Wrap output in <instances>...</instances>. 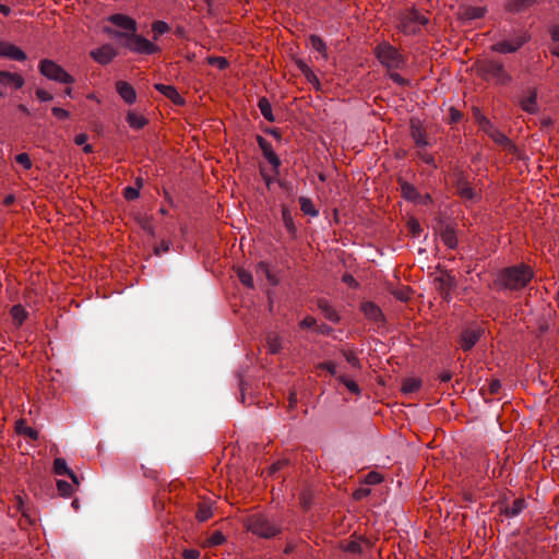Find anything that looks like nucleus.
<instances>
[{"mask_svg":"<svg viewBox=\"0 0 559 559\" xmlns=\"http://www.w3.org/2000/svg\"><path fill=\"white\" fill-rule=\"evenodd\" d=\"M57 488L61 496L70 497L73 493V486L66 480H58Z\"/></svg>","mask_w":559,"mask_h":559,"instance_id":"45","label":"nucleus"},{"mask_svg":"<svg viewBox=\"0 0 559 559\" xmlns=\"http://www.w3.org/2000/svg\"><path fill=\"white\" fill-rule=\"evenodd\" d=\"M421 386V381L416 378H407L402 382L401 391L404 394L417 392Z\"/></svg>","mask_w":559,"mask_h":559,"instance_id":"35","label":"nucleus"},{"mask_svg":"<svg viewBox=\"0 0 559 559\" xmlns=\"http://www.w3.org/2000/svg\"><path fill=\"white\" fill-rule=\"evenodd\" d=\"M282 218L284 222V225L287 229V231L293 236L296 237L297 234V227L294 223L292 213L287 206H282Z\"/></svg>","mask_w":559,"mask_h":559,"instance_id":"32","label":"nucleus"},{"mask_svg":"<svg viewBox=\"0 0 559 559\" xmlns=\"http://www.w3.org/2000/svg\"><path fill=\"white\" fill-rule=\"evenodd\" d=\"M154 87L160 92L165 97L170 99L175 105H183L186 102L183 97L180 96L177 88L173 85H165L162 83H157L154 85Z\"/></svg>","mask_w":559,"mask_h":559,"instance_id":"20","label":"nucleus"},{"mask_svg":"<svg viewBox=\"0 0 559 559\" xmlns=\"http://www.w3.org/2000/svg\"><path fill=\"white\" fill-rule=\"evenodd\" d=\"M409 129H411V136L418 147H424V146L428 145V142L426 140V130L421 126V122L419 119L412 118L409 120Z\"/></svg>","mask_w":559,"mask_h":559,"instance_id":"14","label":"nucleus"},{"mask_svg":"<svg viewBox=\"0 0 559 559\" xmlns=\"http://www.w3.org/2000/svg\"><path fill=\"white\" fill-rule=\"evenodd\" d=\"M53 473L57 475H68L74 485L79 486V479L75 473L70 469L67 465V462L62 457H57L53 461Z\"/></svg>","mask_w":559,"mask_h":559,"instance_id":"22","label":"nucleus"},{"mask_svg":"<svg viewBox=\"0 0 559 559\" xmlns=\"http://www.w3.org/2000/svg\"><path fill=\"white\" fill-rule=\"evenodd\" d=\"M295 63L297 68L301 71V73L305 75L307 81L311 83L317 90H320V81L318 76L314 74V72L310 69V67L301 59H297Z\"/></svg>","mask_w":559,"mask_h":559,"instance_id":"26","label":"nucleus"},{"mask_svg":"<svg viewBox=\"0 0 559 559\" xmlns=\"http://www.w3.org/2000/svg\"><path fill=\"white\" fill-rule=\"evenodd\" d=\"M39 72L49 80L72 84L74 78L70 75L61 66L49 59H44L39 63Z\"/></svg>","mask_w":559,"mask_h":559,"instance_id":"5","label":"nucleus"},{"mask_svg":"<svg viewBox=\"0 0 559 559\" xmlns=\"http://www.w3.org/2000/svg\"><path fill=\"white\" fill-rule=\"evenodd\" d=\"M170 242L163 240L159 246L154 247V253L156 255H160L163 252L169 251Z\"/></svg>","mask_w":559,"mask_h":559,"instance_id":"59","label":"nucleus"},{"mask_svg":"<svg viewBox=\"0 0 559 559\" xmlns=\"http://www.w3.org/2000/svg\"><path fill=\"white\" fill-rule=\"evenodd\" d=\"M237 276H238L239 281L241 282V284H243L245 286H247L249 288H253V277L250 272H248L245 269L239 267V269H237Z\"/></svg>","mask_w":559,"mask_h":559,"instance_id":"43","label":"nucleus"},{"mask_svg":"<svg viewBox=\"0 0 559 559\" xmlns=\"http://www.w3.org/2000/svg\"><path fill=\"white\" fill-rule=\"evenodd\" d=\"M104 32L112 38H124L126 41H128V35H130V32H121L107 26L104 27Z\"/></svg>","mask_w":559,"mask_h":559,"instance_id":"50","label":"nucleus"},{"mask_svg":"<svg viewBox=\"0 0 559 559\" xmlns=\"http://www.w3.org/2000/svg\"><path fill=\"white\" fill-rule=\"evenodd\" d=\"M213 515L212 508L205 502L198 504L195 518L199 522H205Z\"/></svg>","mask_w":559,"mask_h":559,"instance_id":"38","label":"nucleus"},{"mask_svg":"<svg viewBox=\"0 0 559 559\" xmlns=\"http://www.w3.org/2000/svg\"><path fill=\"white\" fill-rule=\"evenodd\" d=\"M124 47L130 51L139 55H153L159 51V47L145 37L138 35L136 32L128 35V41H124Z\"/></svg>","mask_w":559,"mask_h":559,"instance_id":"7","label":"nucleus"},{"mask_svg":"<svg viewBox=\"0 0 559 559\" xmlns=\"http://www.w3.org/2000/svg\"><path fill=\"white\" fill-rule=\"evenodd\" d=\"M90 56L99 64L106 66L110 63L117 56L118 51L110 45L105 44L90 52Z\"/></svg>","mask_w":559,"mask_h":559,"instance_id":"11","label":"nucleus"},{"mask_svg":"<svg viewBox=\"0 0 559 559\" xmlns=\"http://www.w3.org/2000/svg\"><path fill=\"white\" fill-rule=\"evenodd\" d=\"M483 331L480 329L467 328L461 333L459 343L464 352L471 350L474 345L479 341Z\"/></svg>","mask_w":559,"mask_h":559,"instance_id":"12","label":"nucleus"},{"mask_svg":"<svg viewBox=\"0 0 559 559\" xmlns=\"http://www.w3.org/2000/svg\"><path fill=\"white\" fill-rule=\"evenodd\" d=\"M427 23L428 19L415 8L400 13L399 28L404 34H415L418 31L417 25H426Z\"/></svg>","mask_w":559,"mask_h":559,"instance_id":"6","label":"nucleus"},{"mask_svg":"<svg viewBox=\"0 0 559 559\" xmlns=\"http://www.w3.org/2000/svg\"><path fill=\"white\" fill-rule=\"evenodd\" d=\"M388 75L390 76V79L395 82L396 84L401 85V86H406V85H409V81L404 79L401 74H399L397 72H395V70H391V71H388Z\"/></svg>","mask_w":559,"mask_h":559,"instance_id":"52","label":"nucleus"},{"mask_svg":"<svg viewBox=\"0 0 559 559\" xmlns=\"http://www.w3.org/2000/svg\"><path fill=\"white\" fill-rule=\"evenodd\" d=\"M480 128L488 133V135L498 144H509L510 140L498 129H496L491 122L484 116L478 119Z\"/></svg>","mask_w":559,"mask_h":559,"instance_id":"13","label":"nucleus"},{"mask_svg":"<svg viewBox=\"0 0 559 559\" xmlns=\"http://www.w3.org/2000/svg\"><path fill=\"white\" fill-rule=\"evenodd\" d=\"M51 111L53 116L60 120H66L70 117L69 111L60 107H52Z\"/></svg>","mask_w":559,"mask_h":559,"instance_id":"56","label":"nucleus"},{"mask_svg":"<svg viewBox=\"0 0 559 559\" xmlns=\"http://www.w3.org/2000/svg\"><path fill=\"white\" fill-rule=\"evenodd\" d=\"M538 0H510L506 3L504 9L511 13H520L535 5Z\"/></svg>","mask_w":559,"mask_h":559,"instance_id":"24","label":"nucleus"},{"mask_svg":"<svg viewBox=\"0 0 559 559\" xmlns=\"http://www.w3.org/2000/svg\"><path fill=\"white\" fill-rule=\"evenodd\" d=\"M318 307L319 309L323 312L324 317L332 321V322H338L340 321V316L338 313L336 312L335 309H333L330 304L328 302V300L325 299H320L318 301Z\"/></svg>","mask_w":559,"mask_h":559,"instance_id":"29","label":"nucleus"},{"mask_svg":"<svg viewBox=\"0 0 559 559\" xmlns=\"http://www.w3.org/2000/svg\"><path fill=\"white\" fill-rule=\"evenodd\" d=\"M15 431L19 435L28 437L32 440H37L39 438V433L36 429L27 426L25 419H20L15 423Z\"/></svg>","mask_w":559,"mask_h":559,"instance_id":"28","label":"nucleus"},{"mask_svg":"<svg viewBox=\"0 0 559 559\" xmlns=\"http://www.w3.org/2000/svg\"><path fill=\"white\" fill-rule=\"evenodd\" d=\"M440 238L442 242L450 249H454L457 246V238L454 228L451 225L444 226L440 230Z\"/></svg>","mask_w":559,"mask_h":559,"instance_id":"27","label":"nucleus"},{"mask_svg":"<svg viewBox=\"0 0 559 559\" xmlns=\"http://www.w3.org/2000/svg\"><path fill=\"white\" fill-rule=\"evenodd\" d=\"M225 542H226V537L219 531H215L207 538V545L209 546H218V545L224 544Z\"/></svg>","mask_w":559,"mask_h":559,"instance_id":"48","label":"nucleus"},{"mask_svg":"<svg viewBox=\"0 0 559 559\" xmlns=\"http://www.w3.org/2000/svg\"><path fill=\"white\" fill-rule=\"evenodd\" d=\"M169 26L164 21H156L152 24L153 38L156 40L160 35L167 33Z\"/></svg>","mask_w":559,"mask_h":559,"instance_id":"42","label":"nucleus"},{"mask_svg":"<svg viewBox=\"0 0 559 559\" xmlns=\"http://www.w3.org/2000/svg\"><path fill=\"white\" fill-rule=\"evenodd\" d=\"M36 96L40 102H49L52 99V95L45 90H36Z\"/></svg>","mask_w":559,"mask_h":559,"instance_id":"60","label":"nucleus"},{"mask_svg":"<svg viewBox=\"0 0 559 559\" xmlns=\"http://www.w3.org/2000/svg\"><path fill=\"white\" fill-rule=\"evenodd\" d=\"M299 203H300V210L306 214V215H310V216H316L318 215V211L316 210L312 201L306 197H300L299 198Z\"/></svg>","mask_w":559,"mask_h":559,"instance_id":"40","label":"nucleus"},{"mask_svg":"<svg viewBox=\"0 0 559 559\" xmlns=\"http://www.w3.org/2000/svg\"><path fill=\"white\" fill-rule=\"evenodd\" d=\"M14 507H15L16 511H19V512H21L24 509H26L24 499H23V497L21 495H16L14 497Z\"/></svg>","mask_w":559,"mask_h":559,"instance_id":"63","label":"nucleus"},{"mask_svg":"<svg viewBox=\"0 0 559 559\" xmlns=\"http://www.w3.org/2000/svg\"><path fill=\"white\" fill-rule=\"evenodd\" d=\"M182 557L185 559H198L200 557V551L198 549H185L182 551Z\"/></svg>","mask_w":559,"mask_h":559,"instance_id":"61","label":"nucleus"},{"mask_svg":"<svg viewBox=\"0 0 559 559\" xmlns=\"http://www.w3.org/2000/svg\"><path fill=\"white\" fill-rule=\"evenodd\" d=\"M107 20L110 23H112L114 25H116L117 27L124 29L126 32L133 33V32L138 31V25H136L135 20H133L132 17H130L128 15H124L121 13H116V14H111L110 16H108Z\"/></svg>","mask_w":559,"mask_h":559,"instance_id":"15","label":"nucleus"},{"mask_svg":"<svg viewBox=\"0 0 559 559\" xmlns=\"http://www.w3.org/2000/svg\"><path fill=\"white\" fill-rule=\"evenodd\" d=\"M361 311L365 317L373 322L380 323L384 321L383 313L381 309L371 301L362 302L360 306Z\"/></svg>","mask_w":559,"mask_h":559,"instance_id":"19","label":"nucleus"},{"mask_svg":"<svg viewBox=\"0 0 559 559\" xmlns=\"http://www.w3.org/2000/svg\"><path fill=\"white\" fill-rule=\"evenodd\" d=\"M400 186H401L402 195L406 200L416 201L420 197L417 189L413 185L408 183L407 181H400Z\"/></svg>","mask_w":559,"mask_h":559,"instance_id":"33","label":"nucleus"},{"mask_svg":"<svg viewBox=\"0 0 559 559\" xmlns=\"http://www.w3.org/2000/svg\"><path fill=\"white\" fill-rule=\"evenodd\" d=\"M317 325V320L313 317H306L304 320L299 322V326L301 329H311Z\"/></svg>","mask_w":559,"mask_h":559,"instance_id":"57","label":"nucleus"},{"mask_svg":"<svg viewBox=\"0 0 559 559\" xmlns=\"http://www.w3.org/2000/svg\"><path fill=\"white\" fill-rule=\"evenodd\" d=\"M311 47L317 50L318 52L322 53L324 57H326V46L325 43L322 40V38L318 35H311L309 37Z\"/></svg>","mask_w":559,"mask_h":559,"instance_id":"41","label":"nucleus"},{"mask_svg":"<svg viewBox=\"0 0 559 559\" xmlns=\"http://www.w3.org/2000/svg\"><path fill=\"white\" fill-rule=\"evenodd\" d=\"M258 107L262 114V116L270 122L275 121V117L272 111L271 103L266 97H261L258 102Z\"/></svg>","mask_w":559,"mask_h":559,"instance_id":"34","label":"nucleus"},{"mask_svg":"<svg viewBox=\"0 0 559 559\" xmlns=\"http://www.w3.org/2000/svg\"><path fill=\"white\" fill-rule=\"evenodd\" d=\"M337 379L341 383H343L348 389L349 392H352L354 394L360 393L359 386L354 380H350V379L346 378L345 376H340Z\"/></svg>","mask_w":559,"mask_h":559,"instance_id":"46","label":"nucleus"},{"mask_svg":"<svg viewBox=\"0 0 559 559\" xmlns=\"http://www.w3.org/2000/svg\"><path fill=\"white\" fill-rule=\"evenodd\" d=\"M266 346L271 354H277L282 349V340L276 333H269L266 336Z\"/></svg>","mask_w":559,"mask_h":559,"instance_id":"36","label":"nucleus"},{"mask_svg":"<svg viewBox=\"0 0 559 559\" xmlns=\"http://www.w3.org/2000/svg\"><path fill=\"white\" fill-rule=\"evenodd\" d=\"M520 106L527 114H536L538 111L537 91L531 90L527 97L521 98Z\"/></svg>","mask_w":559,"mask_h":559,"instance_id":"23","label":"nucleus"},{"mask_svg":"<svg viewBox=\"0 0 559 559\" xmlns=\"http://www.w3.org/2000/svg\"><path fill=\"white\" fill-rule=\"evenodd\" d=\"M116 91L127 104H133L136 100L134 87L126 81H118L116 83Z\"/></svg>","mask_w":559,"mask_h":559,"instance_id":"18","label":"nucleus"},{"mask_svg":"<svg viewBox=\"0 0 559 559\" xmlns=\"http://www.w3.org/2000/svg\"><path fill=\"white\" fill-rule=\"evenodd\" d=\"M0 56L9 58L11 60L24 61L26 60V53L17 46L0 40Z\"/></svg>","mask_w":559,"mask_h":559,"instance_id":"16","label":"nucleus"},{"mask_svg":"<svg viewBox=\"0 0 559 559\" xmlns=\"http://www.w3.org/2000/svg\"><path fill=\"white\" fill-rule=\"evenodd\" d=\"M140 195V192H139V189L135 188V187H127L124 188V191H123V197L128 200V201H132V200H135L138 199Z\"/></svg>","mask_w":559,"mask_h":559,"instance_id":"55","label":"nucleus"},{"mask_svg":"<svg viewBox=\"0 0 559 559\" xmlns=\"http://www.w3.org/2000/svg\"><path fill=\"white\" fill-rule=\"evenodd\" d=\"M255 139L260 150L262 151L263 156L272 165L274 171L277 174L281 166V159L274 152L271 143L262 135H257Z\"/></svg>","mask_w":559,"mask_h":559,"instance_id":"10","label":"nucleus"},{"mask_svg":"<svg viewBox=\"0 0 559 559\" xmlns=\"http://www.w3.org/2000/svg\"><path fill=\"white\" fill-rule=\"evenodd\" d=\"M24 78L19 73L0 70V84L20 90L24 85Z\"/></svg>","mask_w":559,"mask_h":559,"instance_id":"17","label":"nucleus"},{"mask_svg":"<svg viewBox=\"0 0 559 559\" xmlns=\"http://www.w3.org/2000/svg\"><path fill=\"white\" fill-rule=\"evenodd\" d=\"M409 289H403V290H399V292H395L394 295L397 299L402 300V301H407L409 299Z\"/></svg>","mask_w":559,"mask_h":559,"instance_id":"64","label":"nucleus"},{"mask_svg":"<svg viewBox=\"0 0 559 559\" xmlns=\"http://www.w3.org/2000/svg\"><path fill=\"white\" fill-rule=\"evenodd\" d=\"M317 367L329 371L331 374L336 373V365L333 361L320 362Z\"/></svg>","mask_w":559,"mask_h":559,"instance_id":"58","label":"nucleus"},{"mask_svg":"<svg viewBox=\"0 0 559 559\" xmlns=\"http://www.w3.org/2000/svg\"><path fill=\"white\" fill-rule=\"evenodd\" d=\"M435 281L437 283V289L441 298L445 301H450L451 290L456 286L455 278L444 271L441 272L440 276H438Z\"/></svg>","mask_w":559,"mask_h":559,"instance_id":"9","label":"nucleus"},{"mask_svg":"<svg viewBox=\"0 0 559 559\" xmlns=\"http://www.w3.org/2000/svg\"><path fill=\"white\" fill-rule=\"evenodd\" d=\"M525 508V500L523 498H516L512 506L504 510L507 516H515L523 511Z\"/></svg>","mask_w":559,"mask_h":559,"instance_id":"39","label":"nucleus"},{"mask_svg":"<svg viewBox=\"0 0 559 559\" xmlns=\"http://www.w3.org/2000/svg\"><path fill=\"white\" fill-rule=\"evenodd\" d=\"M533 277L534 272L530 265L524 263L511 265L499 270L489 287L512 292L520 290L526 287Z\"/></svg>","mask_w":559,"mask_h":559,"instance_id":"1","label":"nucleus"},{"mask_svg":"<svg viewBox=\"0 0 559 559\" xmlns=\"http://www.w3.org/2000/svg\"><path fill=\"white\" fill-rule=\"evenodd\" d=\"M346 361L354 368L361 369V364L356 354L353 350H342Z\"/></svg>","mask_w":559,"mask_h":559,"instance_id":"47","label":"nucleus"},{"mask_svg":"<svg viewBox=\"0 0 559 559\" xmlns=\"http://www.w3.org/2000/svg\"><path fill=\"white\" fill-rule=\"evenodd\" d=\"M455 188L459 197L464 200H474L477 197L476 191L463 176H459L455 182Z\"/></svg>","mask_w":559,"mask_h":559,"instance_id":"21","label":"nucleus"},{"mask_svg":"<svg viewBox=\"0 0 559 559\" xmlns=\"http://www.w3.org/2000/svg\"><path fill=\"white\" fill-rule=\"evenodd\" d=\"M127 122L131 128L139 130L144 128L148 123V120L142 115H139L134 111H129L127 114Z\"/></svg>","mask_w":559,"mask_h":559,"instance_id":"31","label":"nucleus"},{"mask_svg":"<svg viewBox=\"0 0 559 559\" xmlns=\"http://www.w3.org/2000/svg\"><path fill=\"white\" fill-rule=\"evenodd\" d=\"M485 13H486L485 8L472 7V5L462 7L459 12L460 17L463 20H467V21L480 19L485 15Z\"/></svg>","mask_w":559,"mask_h":559,"instance_id":"25","label":"nucleus"},{"mask_svg":"<svg viewBox=\"0 0 559 559\" xmlns=\"http://www.w3.org/2000/svg\"><path fill=\"white\" fill-rule=\"evenodd\" d=\"M247 530L263 538L276 536L281 528L263 514H253L246 522Z\"/></svg>","mask_w":559,"mask_h":559,"instance_id":"4","label":"nucleus"},{"mask_svg":"<svg viewBox=\"0 0 559 559\" xmlns=\"http://www.w3.org/2000/svg\"><path fill=\"white\" fill-rule=\"evenodd\" d=\"M528 36L522 34L512 40H503L491 46V50L500 53H511L518 51L527 40Z\"/></svg>","mask_w":559,"mask_h":559,"instance_id":"8","label":"nucleus"},{"mask_svg":"<svg viewBox=\"0 0 559 559\" xmlns=\"http://www.w3.org/2000/svg\"><path fill=\"white\" fill-rule=\"evenodd\" d=\"M407 227L409 229V233L415 237L418 236L421 231L420 224L416 218H411L407 222Z\"/></svg>","mask_w":559,"mask_h":559,"instance_id":"54","label":"nucleus"},{"mask_svg":"<svg viewBox=\"0 0 559 559\" xmlns=\"http://www.w3.org/2000/svg\"><path fill=\"white\" fill-rule=\"evenodd\" d=\"M342 281L344 283H346L347 285H349L350 287L353 288H357L359 285H358V282L353 277V275L348 274V273H345L343 276H342Z\"/></svg>","mask_w":559,"mask_h":559,"instance_id":"62","label":"nucleus"},{"mask_svg":"<svg viewBox=\"0 0 559 559\" xmlns=\"http://www.w3.org/2000/svg\"><path fill=\"white\" fill-rule=\"evenodd\" d=\"M374 56L386 71L403 69L406 64L405 57L399 49L388 41H382L374 47Z\"/></svg>","mask_w":559,"mask_h":559,"instance_id":"2","label":"nucleus"},{"mask_svg":"<svg viewBox=\"0 0 559 559\" xmlns=\"http://www.w3.org/2000/svg\"><path fill=\"white\" fill-rule=\"evenodd\" d=\"M258 271L262 272L266 276L271 285H276L278 283L277 278L271 273L269 265L265 262H260L258 264Z\"/></svg>","mask_w":559,"mask_h":559,"instance_id":"44","label":"nucleus"},{"mask_svg":"<svg viewBox=\"0 0 559 559\" xmlns=\"http://www.w3.org/2000/svg\"><path fill=\"white\" fill-rule=\"evenodd\" d=\"M207 62L211 66L217 67L219 70H224L228 66V61L224 57H209Z\"/></svg>","mask_w":559,"mask_h":559,"instance_id":"49","label":"nucleus"},{"mask_svg":"<svg viewBox=\"0 0 559 559\" xmlns=\"http://www.w3.org/2000/svg\"><path fill=\"white\" fill-rule=\"evenodd\" d=\"M10 313L17 326H21L27 318V312L21 305H14L11 308Z\"/></svg>","mask_w":559,"mask_h":559,"instance_id":"37","label":"nucleus"},{"mask_svg":"<svg viewBox=\"0 0 559 559\" xmlns=\"http://www.w3.org/2000/svg\"><path fill=\"white\" fill-rule=\"evenodd\" d=\"M383 476L378 472H370L366 475V484L368 485H377L382 483Z\"/></svg>","mask_w":559,"mask_h":559,"instance_id":"51","label":"nucleus"},{"mask_svg":"<svg viewBox=\"0 0 559 559\" xmlns=\"http://www.w3.org/2000/svg\"><path fill=\"white\" fill-rule=\"evenodd\" d=\"M362 543L368 545L367 540H350V542H342L340 543V548L345 552L350 554H361L362 552Z\"/></svg>","mask_w":559,"mask_h":559,"instance_id":"30","label":"nucleus"},{"mask_svg":"<svg viewBox=\"0 0 559 559\" xmlns=\"http://www.w3.org/2000/svg\"><path fill=\"white\" fill-rule=\"evenodd\" d=\"M15 160L17 164L22 165L25 169L32 168V160L26 153H20L15 156Z\"/></svg>","mask_w":559,"mask_h":559,"instance_id":"53","label":"nucleus"},{"mask_svg":"<svg viewBox=\"0 0 559 559\" xmlns=\"http://www.w3.org/2000/svg\"><path fill=\"white\" fill-rule=\"evenodd\" d=\"M476 71L483 79L491 80L496 84L507 85L512 81V76L506 71L503 63L497 60L484 59L478 61Z\"/></svg>","mask_w":559,"mask_h":559,"instance_id":"3","label":"nucleus"}]
</instances>
